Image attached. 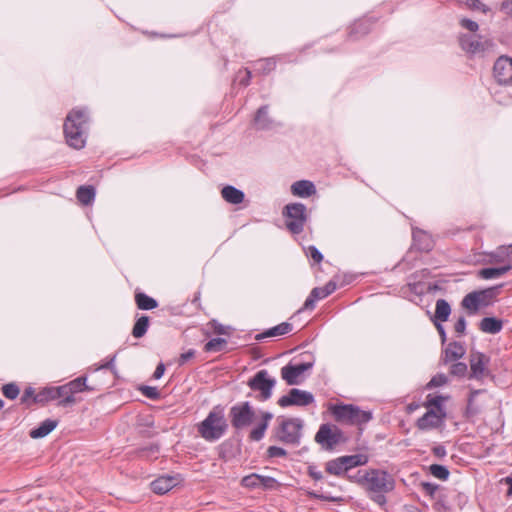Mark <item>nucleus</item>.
<instances>
[{
	"label": "nucleus",
	"mask_w": 512,
	"mask_h": 512,
	"mask_svg": "<svg viewBox=\"0 0 512 512\" xmlns=\"http://www.w3.org/2000/svg\"><path fill=\"white\" fill-rule=\"evenodd\" d=\"M88 122V112L84 108L72 109L64 122V134L67 144L74 149L85 146V130Z\"/></svg>",
	"instance_id": "nucleus-1"
},
{
	"label": "nucleus",
	"mask_w": 512,
	"mask_h": 512,
	"mask_svg": "<svg viewBox=\"0 0 512 512\" xmlns=\"http://www.w3.org/2000/svg\"><path fill=\"white\" fill-rule=\"evenodd\" d=\"M228 428L223 410L213 408L207 417L197 424V432L204 440L214 442L224 436Z\"/></svg>",
	"instance_id": "nucleus-2"
},
{
	"label": "nucleus",
	"mask_w": 512,
	"mask_h": 512,
	"mask_svg": "<svg viewBox=\"0 0 512 512\" xmlns=\"http://www.w3.org/2000/svg\"><path fill=\"white\" fill-rule=\"evenodd\" d=\"M304 422L300 418L278 417L273 437L286 445L298 446L302 438Z\"/></svg>",
	"instance_id": "nucleus-3"
},
{
	"label": "nucleus",
	"mask_w": 512,
	"mask_h": 512,
	"mask_svg": "<svg viewBox=\"0 0 512 512\" xmlns=\"http://www.w3.org/2000/svg\"><path fill=\"white\" fill-rule=\"evenodd\" d=\"M330 412L335 421L346 425L362 426L372 419L370 411L362 410L353 404L332 405Z\"/></svg>",
	"instance_id": "nucleus-4"
},
{
	"label": "nucleus",
	"mask_w": 512,
	"mask_h": 512,
	"mask_svg": "<svg viewBox=\"0 0 512 512\" xmlns=\"http://www.w3.org/2000/svg\"><path fill=\"white\" fill-rule=\"evenodd\" d=\"M286 228L292 234H300L304 231L308 220L307 207L299 202L287 204L282 211Z\"/></svg>",
	"instance_id": "nucleus-5"
},
{
	"label": "nucleus",
	"mask_w": 512,
	"mask_h": 512,
	"mask_svg": "<svg viewBox=\"0 0 512 512\" xmlns=\"http://www.w3.org/2000/svg\"><path fill=\"white\" fill-rule=\"evenodd\" d=\"M363 485L370 493H388L394 489L395 480L384 470L371 469L364 474Z\"/></svg>",
	"instance_id": "nucleus-6"
},
{
	"label": "nucleus",
	"mask_w": 512,
	"mask_h": 512,
	"mask_svg": "<svg viewBox=\"0 0 512 512\" xmlns=\"http://www.w3.org/2000/svg\"><path fill=\"white\" fill-rule=\"evenodd\" d=\"M315 441L325 450H332L344 441L343 432L335 425L322 424L315 435Z\"/></svg>",
	"instance_id": "nucleus-7"
},
{
	"label": "nucleus",
	"mask_w": 512,
	"mask_h": 512,
	"mask_svg": "<svg viewBox=\"0 0 512 512\" xmlns=\"http://www.w3.org/2000/svg\"><path fill=\"white\" fill-rule=\"evenodd\" d=\"M231 425L237 429L248 427L255 418V411L249 402H242L230 408L229 412Z\"/></svg>",
	"instance_id": "nucleus-8"
},
{
	"label": "nucleus",
	"mask_w": 512,
	"mask_h": 512,
	"mask_svg": "<svg viewBox=\"0 0 512 512\" xmlns=\"http://www.w3.org/2000/svg\"><path fill=\"white\" fill-rule=\"evenodd\" d=\"M275 383V379L269 377L267 370H260L248 381V386L251 390L260 392L257 396L259 401H266L271 397Z\"/></svg>",
	"instance_id": "nucleus-9"
},
{
	"label": "nucleus",
	"mask_w": 512,
	"mask_h": 512,
	"mask_svg": "<svg viewBox=\"0 0 512 512\" xmlns=\"http://www.w3.org/2000/svg\"><path fill=\"white\" fill-rule=\"evenodd\" d=\"M314 402V396L311 392L292 388L288 394L278 399V405L288 406H308Z\"/></svg>",
	"instance_id": "nucleus-10"
},
{
	"label": "nucleus",
	"mask_w": 512,
	"mask_h": 512,
	"mask_svg": "<svg viewBox=\"0 0 512 512\" xmlns=\"http://www.w3.org/2000/svg\"><path fill=\"white\" fill-rule=\"evenodd\" d=\"M312 366V362L288 364L281 368V377L288 385H297L300 383V377Z\"/></svg>",
	"instance_id": "nucleus-11"
},
{
	"label": "nucleus",
	"mask_w": 512,
	"mask_h": 512,
	"mask_svg": "<svg viewBox=\"0 0 512 512\" xmlns=\"http://www.w3.org/2000/svg\"><path fill=\"white\" fill-rule=\"evenodd\" d=\"M493 72L499 84L512 85V58L500 56L494 63Z\"/></svg>",
	"instance_id": "nucleus-12"
},
{
	"label": "nucleus",
	"mask_w": 512,
	"mask_h": 512,
	"mask_svg": "<svg viewBox=\"0 0 512 512\" xmlns=\"http://www.w3.org/2000/svg\"><path fill=\"white\" fill-rule=\"evenodd\" d=\"M445 419L446 413H437L434 409H429L417 420L416 426L422 431L437 429L444 424Z\"/></svg>",
	"instance_id": "nucleus-13"
},
{
	"label": "nucleus",
	"mask_w": 512,
	"mask_h": 512,
	"mask_svg": "<svg viewBox=\"0 0 512 512\" xmlns=\"http://www.w3.org/2000/svg\"><path fill=\"white\" fill-rule=\"evenodd\" d=\"M336 288L337 286L334 281L327 282L323 287L313 288L304 302L303 309L313 310L318 300L328 297L336 290Z\"/></svg>",
	"instance_id": "nucleus-14"
},
{
	"label": "nucleus",
	"mask_w": 512,
	"mask_h": 512,
	"mask_svg": "<svg viewBox=\"0 0 512 512\" xmlns=\"http://www.w3.org/2000/svg\"><path fill=\"white\" fill-rule=\"evenodd\" d=\"M461 48L467 53L476 54L485 50L486 42H482L478 35L463 34L459 37Z\"/></svg>",
	"instance_id": "nucleus-15"
},
{
	"label": "nucleus",
	"mask_w": 512,
	"mask_h": 512,
	"mask_svg": "<svg viewBox=\"0 0 512 512\" xmlns=\"http://www.w3.org/2000/svg\"><path fill=\"white\" fill-rule=\"evenodd\" d=\"M488 361L489 360L485 354L480 352L472 353L470 358L471 377L477 379L483 378Z\"/></svg>",
	"instance_id": "nucleus-16"
},
{
	"label": "nucleus",
	"mask_w": 512,
	"mask_h": 512,
	"mask_svg": "<svg viewBox=\"0 0 512 512\" xmlns=\"http://www.w3.org/2000/svg\"><path fill=\"white\" fill-rule=\"evenodd\" d=\"M261 421L250 431L249 438L252 441H260L268 428L269 422L273 418L270 412L263 411L260 414Z\"/></svg>",
	"instance_id": "nucleus-17"
},
{
	"label": "nucleus",
	"mask_w": 512,
	"mask_h": 512,
	"mask_svg": "<svg viewBox=\"0 0 512 512\" xmlns=\"http://www.w3.org/2000/svg\"><path fill=\"white\" fill-rule=\"evenodd\" d=\"M412 236H413V244L418 250L428 252L433 248V246H434L433 239H432L431 235L428 234L427 232H425L421 229H416L413 231Z\"/></svg>",
	"instance_id": "nucleus-18"
},
{
	"label": "nucleus",
	"mask_w": 512,
	"mask_h": 512,
	"mask_svg": "<svg viewBox=\"0 0 512 512\" xmlns=\"http://www.w3.org/2000/svg\"><path fill=\"white\" fill-rule=\"evenodd\" d=\"M293 326L291 323L288 322H282L279 325H276L270 329H267L266 331L259 333L255 336V339L257 341H261L268 337H277L282 336L285 334H288L292 331Z\"/></svg>",
	"instance_id": "nucleus-19"
},
{
	"label": "nucleus",
	"mask_w": 512,
	"mask_h": 512,
	"mask_svg": "<svg viewBox=\"0 0 512 512\" xmlns=\"http://www.w3.org/2000/svg\"><path fill=\"white\" fill-rule=\"evenodd\" d=\"M291 192L298 197H309L316 193V188L309 180H299L291 185Z\"/></svg>",
	"instance_id": "nucleus-20"
},
{
	"label": "nucleus",
	"mask_w": 512,
	"mask_h": 512,
	"mask_svg": "<svg viewBox=\"0 0 512 512\" xmlns=\"http://www.w3.org/2000/svg\"><path fill=\"white\" fill-rule=\"evenodd\" d=\"M176 485V480L171 476H162L151 482L154 493L162 495L170 491Z\"/></svg>",
	"instance_id": "nucleus-21"
},
{
	"label": "nucleus",
	"mask_w": 512,
	"mask_h": 512,
	"mask_svg": "<svg viewBox=\"0 0 512 512\" xmlns=\"http://www.w3.org/2000/svg\"><path fill=\"white\" fill-rule=\"evenodd\" d=\"M464 354L465 349L463 345L458 342H452L444 350L443 361L444 363L454 362L462 358Z\"/></svg>",
	"instance_id": "nucleus-22"
},
{
	"label": "nucleus",
	"mask_w": 512,
	"mask_h": 512,
	"mask_svg": "<svg viewBox=\"0 0 512 512\" xmlns=\"http://www.w3.org/2000/svg\"><path fill=\"white\" fill-rule=\"evenodd\" d=\"M58 425L57 420L46 419L40 423L37 428L32 429L29 432V436L33 439L43 438L52 432Z\"/></svg>",
	"instance_id": "nucleus-23"
},
{
	"label": "nucleus",
	"mask_w": 512,
	"mask_h": 512,
	"mask_svg": "<svg viewBox=\"0 0 512 512\" xmlns=\"http://www.w3.org/2000/svg\"><path fill=\"white\" fill-rule=\"evenodd\" d=\"M221 196L226 202L234 205L242 203L245 197L243 191L231 185L222 188Z\"/></svg>",
	"instance_id": "nucleus-24"
},
{
	"label": "nucleus",
	"mask_w": 512,
	"mask_h": 512,
	"mask_svg": "<svg viewBox=\"0 0 512 512\" xmlns=\"http://www.w3.org/2000/svg\"><path fill=\"white\" fill-rule=\"evenodd\" d=\"M254 125L258 130L270 129L273 125V120L268 116V106H261L255 115Z\"/></svg>",
	"instance_id": "nucleus-25"
},
{
	"label": "nucleus",
	"mask_w": 512,
	"mask_h": 512,
	"mask_svg": "<svg viewBox=\"0 0 512 512\" xmlns=\"http://www.w3.org/2000/svg\"><path fill=\"white\" fill-rule=\"evenodd\" d=\"M511 269L512 265L510 263H507L501 267L483 268L478 271V276L486 280L495 279L505 275Z\"/></svg>",
	"instance_id": "nucleus-26"
},
{
	"label": "nucleus",
	"mask_w": 512,
	"mask_h": 512,
	"mask_svg": "<svg viewBox=\"0 0 512 512\" xmlns=\"http://www.w3.org/2000/svg\"><path fill=\"white\" fill-rule=\"evenodd\" d=\"M503 328L502 320L495 317H485L480 321L479 329L484 333L497 334Z\"/></svg>",
	"instance_id": "nucleus-27"
},
{
	"label": "nucleus",
	"mask_w": 512,
	"mask_h": 512,
	"mask_svg": "<svg viewBox=\"0 0 512 512\" xmlns=\"http://www.w3.org/2000/svg\"><path fill=\"white\" fill-rule=\"evenodd\" d=\"M70 391V394L74 397H76V394L84 391H93L94 388L87 385V377L86 376H80L77 377L74 380H71L70 382L65 384Z\"/></svg>",
	"instance_id": "nucleus-28"
},
{
	"label": "nucleus",
	"mask_w": 512,
	"mask_h": 512,
	"mask_svg": "<svg viewBox=\"0 0 512 512\" xmlns=\"http://www.w3.org/2000/svg\"><path fill=\"white\" fill-rule=\"evenodd\" d=\"M56 398L59 400L58 406L67 407L75 404L78 399L70 394L67 386H56Z\"/></svg>",
	"instance_id": "nucleus-29"
},
{
	"label": "nucleus",
	"mask_w": 512,
	"mask_h": 512,
	"mask_svg": "<svg viewBox=\"0 0 512 512\" xmlns=\"http://www.w3.org/2000/svg\"><path fill=\"white\" fill-rule=\"evenodd\" d=\"M134 298L140 310H152L158 307V302L143 292H136Z\"/></svg>",
	"instance_id": "nucleus-30"
},
{
	"label": "nucleus",
	"mask_w": 512,
	"mask_h": 512,
	"mask_svg": "<svg viewBox=\"0 0 512 512\" xmlns=\"http://www.w3.org/2000/svg\"><path fill=\"white\" fill-rule=\"evenodd\" d=\"M276 65H277V60L275 57L260 59L255 62L254 70L258 74L267 75L276 68Z\"/></svg>",
	"instance_id": "nucleus-31"
},
{
	"label": "nucleus",
	"mask_w": 512,
	"mask_h": 512,
	"mask_svg": "<svg viewBox=\"0 0 512 512\" xmlns=\"http://www.w3.org/2000/svg\"><path fill=\"white\" fill-rule=\"evenodd\" d=\"M511 254L509 246H501L489 254V263H510Z\"/></svg>",
	"instance_id": "nucleus-32"
},
{
	"label": "nucleus",
	"mask_w": 512,
	"mask_h": 512,
	"mask_svg": "<svg viewBox=\"0 0 512 512\" xmlns=\"http://www.w3.org/2000/svg\"><path fill=\"white\" fill-rule=\"evenodd\" d=\"M77 200L83 205H89L94 201L95 189L93 186H80L76 192Z\"/></svg>",
	"instance_id": "nucleus-33"
},
{
	"label": "nucleus",
	"mask_w": 512,
	"mask_h": 512,
	"mask_svg": "<svg viewBox=\"0 0 512 512\" xmlns=\"http://www.w3.org/2000/svg\"><path fill=\"white\" fill-rule=\"evenodd\" d=\"M461 305L469 311L470 314H475L479 307L481 306L479 296L476 291L471 292L467 294L462 302Z\"/></svg>",
	"instance_id": "nucleus-34"
},
{
	"label": "nucleus",
	"mask_w": 512,
	"mask_h": 512,
	"mask_svg": "<svg viewBox=\"0 0 512 512\" xmlns=\"http://www.w3.org/2000/svg\"><path fill=\"white\" fill-rule=\"evenodd\" d=\"M451 313V307L445 299H438L435 307V319L440 322L448 320Z\"/></svg>",
	"instance_id": "nucleus-35"
},
{
	"label": "nucleus",
	"mask_w": 512,
	"mask_h": 512,
	"mask_svg": "<svg viewBox=\"0 0 512 512\" xmlns=\"http://www.w3.org/2000/svg\"><path fill=\"white\" fill-rule=\"evenodd\" d=\"M448 399L447 396L443 395H427L424 406L426 408L434 407L437 413H446L443 403Z\"/></svg>",
	"instance_id": "nucleus-36"
},
{
	"label": "nucleus",
	"mask_w": 512,
	"mask_h": 512,
	"mask_svg": "<svg viewBox=\"0 0 512 512\" xmlns=\"http://www.w3.org/2000/svg\"><path fill=\"white\" fill-rule=\"evenodd\" d=\"M341 458L347 471L354 467L365 465L368 462V456L364 454L342 456Z\"/></svg>",
	"instance_id": "nucleus-37"
},
{
	"label": "nucleus",
	"mask_w": 512,
	"mask_h": 512,
	"mask_svg": "<svg viewBox=\"0 0 512 512\" xmlns=\"http://www.w3.org/2000/svg\"><path fill=\"white\" fill-rule=\"evenodd\" d=\"M149 323L150 319L148 316L143 315L139 317L132 328L133 337L138 339L142 338L149 328Z\"/></svg>",
	"instance_id": "nucleus-38"
},
{
	"label": "nucleus",
	"mask_w": 512,
	"mask_h": 512,
	"mask_svg": "<svg viewBox=\"0 0 512 512\" xmlns=\"http://www.w3.org/2000/svg\"><path fill=\"white\" fill-rule=\"evenodd\" d=\"M501 286L502 285L497 286V287L487 288V289H484L481 291H476L479 296L481 306L490 305L492 303V301L497 297V295L499 293V288Z\"/></svg>",
	"instance_id": "nucleus-39"
},
{
	"label": "nucleus",
	"mask_w": 512,
	"mask_h": 512,
	"mask_svg": "<svg viewBox=\"0 0 512 512\" xmlns=\"http://www.w3.org/2000/svg\"><path fill=\"white\" fill-rule=\"evenodd\" d=\"M53 400H57L56 387H45L34 397V402L42 405Z\"/></svg>",
	"instance_id": "nucleus-40"
},
{
	"label": "nucleus",
	"mask_w": 512,
	"mask_h": 512,
	"mask_svg": "<svg viewBox=\"0 0 512 512\" xmlns=\"http://www.w3.org/2000/svg\"><path fill=\"white\" fill-rule=\"evenodd\" d=\"M326 471L329 474L341 476L347 472L344 462L341 457L330 460L326 463Z\"/></svg>",
	"instance_id": "nucleus-41"
},
{
	"label": "nucleus",
	"mask_w": 512,
	"mask_h": 512,
	"mask_svg": "<svg viewBox=\"0 0 512 512\" xmlns=\"http://www.w3.org/2000/svg\"><path fill=\"white\" fill-rule=\"evenodd\" d=\"M227 341L224 338H213L204 345L205 352H221L225 349Z\"/></svg>",
	"instance_id": "nucleus-42"
},
{
	"label": "nucleus",
	"mask_w": 512,
	"mask_h": 512,
	"mask_svg": "<svg viewBox=\"0 0 512 512\" xmlns=\"http://www.w3.org/2000/svg\"><path fill=\"white\" fill-rule=\"evenodd\" d=\"M369 31V23L367 20H359L353 24L350 31V37L357 38V34L365 35Z\"/></svg>",
	"instance_id": "nucleus-43"
},
{
	"label": "nucleus",
	"mask_w": 512,
	"mask_h": 512,
	"mask_svg": "<svg viewBox=\"0 0 512 512\" xmlns=\"http://www.w3.org/2000/svg\"><path fill=\"white\" fill-rule=\"evenodd\" d=\"M460 5L465 6L466 8L473 11H481L483 13H487L489 8L483 4L480 0H456Z\"/></svg>",
	"instance_id": "nucleus-44"
},
{
	"label": "nucleus",
	"mask_w": 512,
	"mask_h": 512,
	"mask_svg": "<svg viewBox=\"0 0 512 512\" xmlns=\"http://www.w3.org/2000/svg\"><path fill=\"white\" fill-rule=\"evenodd\" d=\"M430 473L435 477L442 481H446L449 478L450 472L447 467L439 464H432L429 467Z\"/></svg>",
	"instance_id": "nucleus-45"
},
{
	"label": "nucleus",
	"mask_w": 512,
	"mask_h": 512,
	"mask_svg": "<svg viewBox=\"0 0 512 512\" xmlns=\"http://www.w3.org/2000/svg\"><path fill=\"white\" fill-rule=\"evenodd\" d=\"M2 394L9 400L16 399L20 394V388L16 383H8L2 386Z\"/></svg>",
	"instance_id": "nucleus-46"
},
{
	"label": "nucleus",
	"mask_w": 512,
	"mask_h": 512,
	"mask_svg": "<svg viewBox=\"0 0 512 512\" xmlns=\"http://www.w3.org/2000/svg\"><path fill=\"white\" fill-rule=\"evenodd\" d=\"M36 395H37V393L35 392V389L29 386V387L25 388V390L20 398V403L22 405H24L25 407L29 408V407H31L32 404H36L34 402V397Z\"/></svg>",
	"instance_id": "nucleus-47"
},
{
	"label": "nucleus",
	"mask_w": 512,
	"mask_h": 512,
	"mask_svg": "<svg viewBox=\"0 0 512 512\" xmlns=\"http://www.w3.org/2000/svg\"><path fill=\"white\" fill-rule=\"evenodd\" d=\"M480 392H481L480 390H473V391H471V393L469 395V398H468V403H467L466 411H465V415L467 417H472V416L476 415L479 412L478 407H476L474 405V399H475L476 395H478Z\"/></svg>",
	"instance_id": "nucleus-48"
},
{
	"label": "nucleus",
	"mask_w": 512,
	"mask_h": 512,
	"mask_svg": "<svg viewBox=\"0 0 512 512\" xmlns=\"http://www.w3.org/2000/svg\"><path fill=\"white\" fill-rule=\"evenodd\" d=\"M241 485L249 489L260 487L259 474L252 473L250 475L244 476L241 480Z\"/></svg>",
	"instance_id": "nucleus-49"
},
{
	"label": "nucleus",
	"mask_w": 512,
	"mask_h": 512,
	"mask_svg": "<svg viewBox=\"0 0 512 512\" xmlns=\"http://www.w3.org/2000/svg\"><path fill=\"white\" fill-rule=\"evenodd\" d=\"M448 379L444 374H437L427 383L426 388L432 389L435 387L443 386L447 383Z\"/></svg>",
	"instance_id": "nucleus-50"
},
{
	"label": "nucleus",
	"mask_w": 512,
	"mask_h": 512,
	"mask_svg": "<svg viewBox=\"0 0 512 512\" xmlns=\"http://www.w3.org/2000/svg\"><path fill=\"white\" fill-rule=\"evenodd\" d=\"M141 391V393L149 398V399H152V400H157L159 399L160 397V393L158 391V389L156 387H152V386H142L140 387L139 389Z\"/></svg>",
	"instance_id": "nucleus-51"
},
{
	"label": "nucleus",
	"mask_w": 512,
	"mask_h": 512,
	"mask_svg": "<svg viewBox=\"0 0 512 512\" xmlns=\"http://www.w3.org/2000/svg\"><path fill=\"white\" fill-rule=\"evenodd\" d=\"M259 483L260 487L264 489H273L278 485L277 480L275 478L262 475H259Z\"/></svg>",
	"instance_id": "nucleus-52"
},
{
	"label": "nucleus",
	"mask_w": 512,
	"mask_h": 512,
	"mask_svg": "<svg viewBox=\"0 0 512 512\" xmlns=\"http://www.w3.org/2000/svg\"><path fill=\"white\" fill-rule=\"evenodd\" d=\"M467 372V365L463 362H456L452 364L450 373L454 376L462 377Z\"/></svg>",
	"instance_id": "nucleus-53"
},
{
	"label": "nucleus",
	"mask_w": 512,
	"mask_h": 512,
	"mask_svg": "<svg viewBox=\"0 0 512 512\" xmlns=\"http://www.w3.org/2000/svg\"><path fill=\"white\" fill-rule=\"evenodd\" d=\"M267 455L270 458L285 457L287 452L285 449L278 446H269L267 449Z\"/></svg>",
	"instance_id": "nucleus-54"
},
{
	"label": "nucleus",
	"mask_w": 512,
	"mask_h": 512,
	"mask_svg": "<svg viewBox=\"0 0 512 512\" xmlns=\"http://www.w3.org/2000/svg\"><path fill=\"white\" fill-rule=\"evenodd\" d=\"M307 254L315 263L319 264L323 260V255L315 246H309Z\"/></svg>",
	"instance_id": "nucleus-55"
},
{
	"label": "nucleus",
	"mask_w": 512,
	"mask_h": 512,
	"mask_svg": "<svg viewBox=\"0 0 512 512\" xmlns=\"http://www.w3.org/2000/svg\"><path fill=\"white\" fill-rule=\"evenodd\" d=\"M210 325L214 331V333L216 334H219V335H227L229 332H228V327L220 324L219 322H217L216 320H212L210 322Z\"/></svg>",
	"instance_id": "nucleus-56"
},
{
	"label": "nucleus",
	"mask_w": 512,
	"mask_h": 512,
	"mask_svg": "<svg viewBox=\"0 0 512 512\" xmlns=\"http://www.w3.org/2000/svg\"><path fill=\"white\" fill-rule=\"evenodd\" d=\"M454 330L458 334V336H461L465 333L466 330V320L464 316H461L458 318L454 325Z\"/></svg>",
	"instance_id": "nucleus-57"
},
{
	"label": "nucleus",
	"mask_w": 512,
	"mask_h": 512,
	"mask_svg": "<svg viewBox=\"0 0 512 512\" xmlns=\"http://www.w3.org/2000/svg\"><path fill=\"white\" fill-rule=\"evenodd\" d=\"M460 24L463 28H465L471 32H476L479 28L478 24L475 21L467 19V18H463L460 21Z\"/></svg>",
	"instance_id": "nucleus-58"
},
{
	"label": "nucleus",
	"mask_w": 512,
	"mask_h": 512,
	"mask_svg": "<svg viewBox=\"0 0 512 512\" xmlns=\"http://www.w3.org/2000/svg\"><path fill=\"white\" fill-rule=\"evenodd\" d=\"M422 488L427 495L434 496L435 492L438 490V485L430 482H423Z\"/></svg>",
	"instance_id": "nucleus-59"
},
{
	"label": "nucleus",
	"mask_w": 512,
	"mask_h": 512,
	"mask_svg": "<svg viewBox=\"0 0 512 512\" xmlns=\"http://www.w3.org/2000/svg\"><path fill=\"white\" fill-rule=\"evenodd\" d=\"M194 356L195 350L193 349H189L187 352L182 353L178 360L179 365H184L188 360L192 359Z\"/></svg>",
	"instance_id": "nucleus-60"
},
{
	"label": "nucleus",
	"mask_w": 512,
	"mask_h": 512,
	"mask_svg": "<svg viewBox=\"0 0 512 512\" xmlns=\"http://www.w3.org/2000/svg\"><path fill=\"white\" fill-rule=\"evenodd\" d=\"M371 499L380 506H383L386 503V493H372Z\"/></svg>",
	"instance_id": "nucleus-61"
},
{
	"label": "nucleus",
	"mask_w": 512,
	"mask_h": 512,
	"mask_svg": "<svg viewBox=\"0 0 512 512\" xmlns=\"http://www.w3.org/2000/svg\"><path fill=\"white\" fill-rule=\"evenodd\" d=\"M432 452L437 458H444L447 454L445 447L442 445L433 447Z\"/></svg>",
	"instance_id": "nucleus-62"
},
{
	"label": "nucleus",
	"mask_w": 512,
	"mask_h": 512,
	"mask_svg": "<svg viewBox=\"0 0 512 512\" xmlns=\"http://www.w3.org/2000/svg\"><path fill=\"white\" fill-rule=\"evenodd\" d=\"M165 372V365L163 363H159L153 373V377L155 379H160Z\"/></svg>",
	"instance_id": "nucleus-63"
},
{
	"label": "nucleus",
	"mask_w": 512,
	"mask_h": 512,
	"mask_svg": "<svg viewBox=\"0 0 512 512\" xmlns=\"http://www.w3.org/2000/svg\"><path fill=\"white\" fill-rule=\"evenodd\" d=\"M116 359V355H113L106 363L102 364L99 369H114V362Z\"/></svg>",
	"instance_id": "nucleus-64"
}]
</instances>
